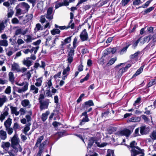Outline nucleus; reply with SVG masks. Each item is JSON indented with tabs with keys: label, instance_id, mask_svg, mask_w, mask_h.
Wrapping results in <instances>:
<instances>
[{
	"label": "nucleus",
	"instance_id": "nucleus-1",
	"mask_svg": "<svg viewBox=\"0 0 156 156\" xmlns=\"http://www.w3.org/2000/svg\"><path fill=\"white\" fill-rule=\"evenodd\" d=\"M11 147L12 149L8 152L11 156H14V153L21 152L22 149L20 144V140L16 132L12 137L11 138Z\"/></svg>",
	"mask_w": 156,
	"mask_h": 156
},
{
	"label": "nucleus",
	"instance_id": "nucleus-2",
	"mask_svg": "<svg viewBox=\"0 0 156 156\" xmlns=\"http://www.w3.org/2000/svg\"><path fill=\"white\" fill-rule=\"evenodd\" d=\"M136 145L137 143L135 141H133L130 143L129 147L131 148L130 150L131 156H136L139 154L143 153L144 150L136 146Z\"/></svg>",
	"mask_w": 156,
	"mask_h": 156
},
{
	"label": "nucleus",
	"instance_id": "nucleus-3",
	"mask_svg": "<svg viewBox=\"0 0 156 156\" xmlns=\"http://www.w3.org/2000/svg\"><path fill=\"white\" fill-rule=\"evenodd\" d=\"M16 84L19 86H23L21 88H19L17 90V92L19 93H22L24 92L28 89L29 83L26 81H24L21 83L16 82Z\"/></svg>",
	"mask_w": 156,
	"mask_h": 156
},
{
	"label": "nucleus",
	"instance_id": "nucleus-4",
	"mask_svg": "<svg viewBox=\"0 0 156 156\" xmlns=\"http://www.w3.org/2000/svg\"><path fill=\"white\" fill-rule=\"evenodd\" d=\"M21 104L23 107L27 109H30L32 106V105L30 101L27 99H25L22 100Z\"/></svg>",
	"mask_w": 156,
	"mask_h": 156
},
{
	"label": "nucleus",
	"instance_id": "nucleus-5",
	"mask_svg": "<svg viewBox=\"0 0 156 156\" xmlns=\"http://www.w3.org/2000/svg\"><path fill=\"white\" fill-rule=\"evenodd\" d=\"M44 136L42 135L41 136H39L37 140V141L35 144V147H40V146L41 144L43 143L46 141V144L48 142V140H46L44 141H43L42 143H41L42 141L44 140Z\"/></svg>",
	"mask_w": 156,
	"mask_h": 156
},
{
	"label": "nucleus",
	"instance_id": "nucleus-6",
	"mask_svg": "<svg viewBox=\"0 0 156 156\" xmlns=\"http://www.w3.org/2000/svg\"><path fill=\"white\" fill-rule=\"evenodd\" d=\"M80 37L82 41H84L87 40L88 37L86 30L84 29L80 34Z\"/></svg>",
	"mask_w": 156,
	"mask_h": 156
},
{
	"label": "nucleus",
	"instance_id": "nucleus-7",
	"mask_svg": "<svg viewBox=\"0 0 156 156\" xmlns=\"http://www.w3.org/2000/svg\"><path fill=\"white\" fill-rule=\"evenodd\" d=\"M130 131L128 129H126L122 131H118L117 134L119 135H124L126 137L128 136L130 134Z\"/></svg>",
	"mask_w": 156,
	"mask_h": 156
},
{
	"label": "nucleus",
	"instance_id": "nucleus-8",
	"mask_svg": "<svg viewBox=\"0 0 156 156\" xmlns=\"http://www.w3.org/2000/svg\"><path fill=\"white\" fill-rule=\"evenodd\" d=\"M49 101L48 99L39 102L40 104V107L41 110L47 109L49 103Z\"/></svg>",
	"mask_w": 156,
	"mask_h": 156
},
{
	"label": "nucleus",
	"instance_id": "nucleus-9",
	"mask_svg": "<svg viewBox=\"0 0 156 156\" xmlns=\"http://www.w3.org/2000/svg\"><path fill=\"white\" fill-rule=\"evenodd\" d=\"M52 8H49L47 10V14L45 15L46 17L48 19L51 20L53 18V14H52Z\"/></svg>",
	"mask_w": 156,
	"mask_h": 156
},
{
	"label": "nucleus",
	"instance_id": "nucleus-10",
	"mask_svg": "<svg viewBox=\"0 0 156 156\" xmlns=\"http://www.w3.org/2000/svg\"><path fill=\"white\" fill-rule=\"evenodd\" d=\"M18 5H19L22 9H24V11L25 12H27L30 8L29 5L25 2H23L20 3Z\"/></svg>",
	"mask_w": 156,
	"mask_h": 156
},
{
	"label": "nucleus",
	"instance_id": "nucleus-11",
	"mask_svg": "<svg viewBox=\"0 0 156 156\" xmlns=\"http://www.w3.org/2000/svg\"><path fill=\"white\" fill-rule=\"evenodd\" d=\"M150 131V128L144 126L140 127V133L142 135L148 133Z\"/></svg>",
	"mask_w": 156,
	"mask_h": 156
},
{
	"label": "nucleus",
	"instance_id": "nucleus-12",
	"mask_svg": "<svg viewBox=\"0 0 156 156\" xmlns=\"http://www.w3.org/2000/svg\"><path fill=\"white\" fill-rule=\"evenodd\" d=\"M26 38L24 39V41L27 43H31L34 40L35 38V37L32 34H28L25 36Z\"/></svg>",
	"mask_w": 156,
	"mask_h": 156
},
{
	"label": "nucleus",
	"instance_id": "nucleus-13",
	"mask_svg": "<svg viewBox=\"0 0 156 156\" xmlns=\"http://www.w3.org/2000/svg\"><path fill=\"white\" fill-rule=\"evenodd\" d=\"M11 65V70L17 72H19L20 71V67L18 63L14 62Z\"/></svg>",
	"mask_w": 156,
	"mask_h": 156
},
{
	"label": "nucleus",
	"instance_id": "nucleus-14",
	"mask_svg": "<svg viewBox=\"0 0 156 156\" xmlns=\"http://www.w3.org/2000/svg\"><path fill=\"white\" fill-rule=\"evenodd\" d=\"M9 109L7 108L6 110L1 113L0 115V121L2 122L9 114Z\"/></svg>",
	"mask_w": 156,
	"mask_h": 156
},
{
	"label": "nucleus",
	"instance_id": "nucleus-15",
	"mask_svg": "<svg viewBox=\"0 0 156 156\" xmlns=\"http://www.w3.org/2000/svg\"><path fill=\"white\" fill-rule=\"evenodd\" d=\"M10 146L11 144L9 142H3L2 143L1 147L5 151H8Z\"/></svg>",
	"mask_w": 156,
	"mask_h": 156
},
{
	"label": "nucleus",
	"instance_id": "nucleus-16",
	"mask_svg": "<svg viewBox=\"0 0 156 156\" xmlns=\"http://www.w3.org/2000/svg\"><path fill=\"white\" fill-rule=\"evenodd\" d=\"M29 57H27L25 58L22 61L23 64L29 67L32 65V62L30 60Z\"/></svg>",
	"mask_w": 156,
	"mask_h": 156
},
{
	"label": "nucleus",
	"instance_id": "nucleus-17",
	"mask_svg": "<svg viewBox=\"0 0 156 156\" xmlns=\"http://www.w3.org/2000/svg\"><path fill=\"white\" fill-rule=\"evenodd\" d=\"M70 69L69 67V65H68V66L66 69H64L62 72V74L63 76H62V79L63 80H65L66 78V77L69 74Z\"/></svg>",
	"mask_w": 156,
	"mask_h": 156
},
{
	"label": "nucleus",
	"instance_id": "nucleus-18",
	"mask_svg": "<svg viewBox=\"0 0 156 156\" xmlns=\"http://www.w3.org/2000/svg\"><path fill=\"white\" fill-rule=\"evenodd\" d=\"M10 108L12 114H14L16 116H18L19 114V112L17 111V108L16 107H13L10 106Z\"/></svg>",
	"mask_w": 156,
	"mask_h": 156
},
{
	"label": "nucleus",
	"instance_id": "nucleus-19",
	"mask_svg": "<svg viewBox=\"0 0 156 156\" xmlns=\"http://www.w3.org/2000/svg\"><path fill=\"white\" fill-rule=\"evenodd\" d=\"M38 88L35 85L33 84L30 86V91L32 92L33 94H34L38 93Z\"/></svg>",
	"mask_w": 156,
	"mask_h": 156
},
{
	"label": "nucleus",
	"instance_id": "nucleus-20",
	"mask_svg": "<svg viewBox=\"0 0 156 156\" xmlns=\"http://www.w3.org/2000/svg\"><path fill=\"white\" fill-rule=\"evenodd\" d=\"M46 141L44 142L43 144H41L40 147H39V151L37 154V156H41L42 153L43 152L44 147L46 144Z\"/></svg>",
	"mask_w": 156,
	"mask_h": 156
},
{
	"label": "nucleus",
	"instance_id": "nucleus-21",
	"mask_svg": "<svg viewBox=\"0 0 156 156\" xmlns=\"http://www.w3.org/2000/svg\"><path fill=\"white\" fill-rule=\"evenodd\" d=\"M141 120V117H140L135 116L132 117L129 119L127 120V122H139Z\"/></svg>",
	"mask_w": 156,
	"mask_h": 156
},
{
	"label": "nucleus",
	"instance_id": "nucleus-22",
	"mask_svg": "<svg viewBox=\"0 0 156 156\" xmlns=\"http://www.w3.org/2000/svg\"><path fill=\"white\" fill-rule=\"evenodd\" d=\"M7 137L6 132L3 130H0V138L2 140H5Z\"/></svg>",
	"mask_w": 156,
	"mask_h": 156
},
{
	"label": "nucleus",
	"instance_id": "nucleus-23",
	"mask_svg": "<svg viewBox=\"0 0 156 156\" xmlns=\"http://www.w3.org/2000/svg\"><path fill=\"white\" fill-rule=\"evenodd\" d=\"M7 101L6 96L2 95L0 97V107H2L4 103Z\"/></svg>",
	"mask_w": 156,
	"mask_h": 156
},
{
	"label": "nucleus",
	"instance_id": "nucleus-24",
	"mask_svg": "<svg viewBox=\"0 0 156 156\" xmlns=\"http://www.w3.org/2000/svg\"><path fill=\"white\" fill-rule=\"evenodd\" d=\"M126 71V70L123 67L120 69L118 71L116 72V76L118 77H120L123 73Z\"/></svg>",
	"mask_w": 156,
	"mask_h": 156
},
{
	"label": "nucleus",
	"instance_id": "nucleus-25",
	"mask_svg": "<svg viewBox=\"0 0 156 156\" xmlns=\"http://www.w3.org/2000/svg\"><path fill=\"white\" fill-rule=\"evenodd\" d=\"M93 105H94V104L92 101L89 100L88 101L85 102L84 108L85 109H87L90 106Z\"/></svg>",
	"mask_w": 156,
	"mask_h": 156
},
{
	"label": "nucleus",
	"instance_id": "nucleus-26",
	"mask_svg": "<svg viewBox=\"0 0 156 156\" xmlns=\"http://www.w3.org/2000/svg\"><path fill=\"white\" fill-rule=\"evenodd\" d=\"M9 80L11 82L12 84L14 83L15 77L14 75L12 72H10L8 74Z\"/></svg>",
	"mask_w": 156,
	"mask_h": 156
},
{
	"label": "nucleus",
	"instance_id": "nucleus-27",
	"mask_svg": "<svg viewBox=\"0 0 156 156\" xmlns=\"http://www.w3.org/2000/svg\"><path fill=\"white\" fill-rule=\"evenodd\" d=\"M12 119H11L10 118H8L4 122V125L5 128L10 127L12 123Z\"/></svg>",
	"mask_w": 156,
	"mask_h": 156
},
{
	"label": "nucleus",
	"instance_id": "nucleus-28",
	"mask_svg": "<svg viewBox=\"0 0 156 156\" xmlns=\"http://www.w3.org/2000/svg\"><path fill=\"white\" fill-rule=\"evenodd\" d=\"M42 77H39L36 79L35 85L36 87H40L42 85Z\"/></svg>",
	"mask_w": 156,
	"mask_h": 156
},
{
	"label": "nucleus",
	"instance_id": "nucleus-29",
	"mask_svg": "<svg viewBox=\"0 0 156 156\" xmlns=\"http://www.w3.org/2000/svg\"><path fill=\"white\" fill-rule=\"evenodd\" d=\"M33 17V14L32 13L27 15L25 17L23 22L24 23H27L32 19Z\"/></svg>",
	"mask_w": 156,
	"mask_h": 156
},
{
	"label": "nucleus",
	"instance_id": "nucleus-30",
	"mask_svg": "<svg viewBox=\"0 0 156 156\" xmlns=\"http://www.w3.org/2000/svg\"><path fill=\"white\" fill-rule=\"evenodd\" d=\"M18 5L16 7L15 9L16 10L15 15L16 16H18L22 14H24L22 10L20 8H18Z\"/></svg>",
	"mask_w": 156,
	"mask_h": 156
},
{
	"label": "nucleus",
	"instance_id": "nucleus-31",
	"mask_svg": "<svg viewBox=\"0 0 156 156\" xmlns=\"http://www.w3.org/2000/svg\"><path fill=\"white\" fill-rule=\"evenodd\" d=\"M8 45V41L6 40H0V46H1L7 47Z\"/></svg>",
	"mask_w": 156,
	"mask_h": 156
},
{
	"label": "nucleus",
	"instance_id": "nucleus-32",
	"mask_svg": "<svg viewBox=\"0 0 156 156\" xmlns=\"http://www.w3.org/2000/svg\"><path fill=\"white\" fill-rule=\"evenodd\" d=\"M71 39V37H69L65 39L64 41L62 42V45L63 46L65 44L70 42Z\"/></svg>",
	"mask_w": 156,
	"mask_h": 156
},
{
	"label": "nucleus",
	"instance_id": "nucleus-33",
	"mask_svg": "<svg viewBox=\"0 0 156 156\" xmlns=\"http://www.w3.org/2000/svg\"><path fill=\"white\" fill-rule=\"evenodd\" d=\"M149 35L147 37H144L143 38H140L141 39L140 41V43L143 44L146 42H149L150 40H149Z\"/></svg>",
	"mask_w": 156,
	"mask_h": 156
},
{
	"label": "nucleus",
	"instance_id": "nucleus-34",
	"mask_svg": "<svg viewBox=\"0 0 156 156\" xmlns=\"http://www.w3.org/2000/svg\"><path fill=\"white\" fill-rule=\"evenodd\" d=\"M49 114V112L46 111L45 113H43L42 115V119L43 121H45L47 119L48 116Z\"/></svg>",
	"mask_w": 156,
	"mask_h": 156
},
{
	"label": "nucleus",
	"instance_id": "nucleus-35",
	"mask_svg": "<svg viewBox=\"0 0 156 156\" xmlns=\"http://www.w3.org/2000/svg\"><path fill=\"white\" fill-rule=\"evenodd\" d=\"M30 125V124L28 123L25 126V127L23 129V132L26 135H27V132L29 131L30 129L29 126Z\"/></svg>",
	"mask_w": 156,
	"mask_h": 156
},
{
	"label": "nucleus",
	"instance_id": "nucleus-36",
	"mask_svg": "<svg viewBox=\"0 0 156 156\" xmlns=\"http://www.w3.org/2000/svg\"><path fill=\"white\" fill-rule=\"evenodd\" d=\"M43 30V27L39 23L37 24L36 25V27L34 28V30L36 31H38L40 30Z\"/></svg>",
	"mask_w": 156,
	"mask_h": 156
},
{
	"label": "nucleus",
	"instance_id": "nucleus-37",
	"mask_svg": "<svg viewBox=\"0 0 156 156\" xmlns=\"http://www.w3.org/2000/svg\"><path fill=\"white\" fill-rule=\"evenodd\" d=\"M144 67V66H141L139 69H138L135 73L134 74L133 76H136L140 74L143 71Z\"/></svg>",
	"mask_w": 156,
	"mask_h": 156
},
{
	"label": "nucleus",
	"instance_id": "nucleus-38",
	"mask_svg": "<svg viewBox=\"0 0 156 156\" xmlns=\"http://www.w3.org/2000/svg\"><path fill=\"white\" fill-rule=\"evenodd\" d=\"M60 32V30L58 29H54L51 31V34L53 35H55L56 34H59Z\"/></svg>",
	"mask_w": 156,
	"mask_h": 156
},
{
	"label": "nucleus",
	"instance_id": "nucleus-39",
	"mask_svg": "<svg viewBox=\"0 0 156 156\" xmlns=\"http://www.w3.org/2000/svg\"><path fill=\"white\" fill-rule=\"evenodd\" d=\"M13 129L10 127L5 128V130L7 132L8 134L9 135H11L13 133Z\"/></svg>",
	"mask_w": 156,
	"mask_h": 156
},
{
	"label": "nucleus",
	"instance_id": "nucleus-40",
	"mask_svg": "<svg viewBox=\"0 0 156 156\" xmlns=\"http://www.w3.org/2000/svg\"><path fill=\"white\" fill-rule=\"evenodd\" d=\"M155 83H156V77L151 80V81L149 82L148 85V87H150Z\"/></svg>",
	"mask_w": 156,
	"mask_h": 156
},
{
	"label": "nucleus",
	"instance_id": "nucleus-41",
	"mask_svg": "<svg viewBox=\"0 0 156 156\" xmlns=\"http://www.w3.org/2000/svg\"><path fill=\"white\" fill-rule=\"evenodd\" d=\"M117 58L116 57L111 58L108 62L107 65H111L113 64L116 60Z\"/></svg>",
	"mask_w": 156,
	"mask_h": 156
},
{
	"label": "nucleus",
	"instance_id": "nucleus-42",
	"mask_svg": "<svg viewBox=\"0 0 156 156\" xmlns=\"http://www.w3.org/2000/svg\"><path fill=\"white\" fill-rule=\"evenodd\" d=\"M78 42L77 38L75 37L73 41V48H75L78 45Z\"/></svg>",
	"mask_w": 156,
	"mask_h": 156
},
{
	"label": "nucleus",
	"instance_id": "nucleus-43",
	"mask_svg": "<svg viewBox=\"0 0 156 156\" xmlns=\"http://www.w3.org/2000/svg\"><path fill=\"white\" fill-rule=\"evenodd\" d=\"M114 151L113 150H108L106 156H114Z\"/></svg>",
	"mask_w": 156,
	"mask_h": 156
},
{
	"label": "nucleus",
	"instance_id": "nucleus-44",
	"mask_svg": "<svg viewBox=\"0 0 156 156\" xmlns=\"http://www.w3.org/2000/svg\"><path fill=\"white\" fill-rule=\"evenodd\" d=\"M149 40H152L153 42H156V34H154L153 36L150 35Z\"/></svg>",
	"mask_w": 156,
	"mask_h": 156
},
{
	"label": "nucleus",
	"instance_id": "nucleus-45",
	"mask_svg": "<svg viewBox=\"0 0 156 156\" xmlns=\"http://www.w3.org/2000/svg\"><path fill=\"white\" fill-rule=\"evenodd\" d=\"M19 113H20V115H24L26 112V111L24 108H21L19 110Z\"/></svg>",
	"mask_w": 156,
	"mask_h": 156
},
{
	"label": "nucleus",
	"instance_id": "nucleus-46",
	"mask_svg": "<svg viewBox=\"0 0 156 156\" xmlns=\"http://www.w3.org/2000/svg\"><path fill=\"white\" fill-rule=\"evenodd\" d=\"M45 15H41V16L40 22L41 23H44L46 22V20L45 18Z\"/></svg>",
	"mask_w": 156,
	"mask_h": 156
},
{
	"label": "nucleus",
	"instance_id": "nucleus-47",
	"mask_svg": "<svg viewBox=\"0 0 156 156\" xmlns=\"http://www.w3.org/2000/svg\"><path fill=\"white\" fill-rule=\"evenodd\" d=\"M94 141L93 140L91 139L88 141V144L87 147V149L90 148L91 146L93 145Z\"/></svg>",
	"mask_w": 156,
	"mask_h": 156
},
{
	"label": "nucleus",
	"instance_id": "nucleus-48",
	"mask_svg": "<svg viewBox=\"0 0 156 156\" xmlns=\"http://www.w3.org/2000/svg\"><path fill=\"white\" fill-rule=\"evenodd\" d=\"M140 53V52L139 51H138L134 54L131 55L130 56V58L131 59H133L136 57L138 56Z\"/></svg>",
	"mask_w": 156,
	"mask_h": 156
},
{
	"label": "nucleus",
	"instance_id": "nucleus-49",
	"mask_svg": "<svg viewBox=\"0 0 156 156\" xmlns=\"http://www.w3.org/2000/svg\"><path fill=\"white\" fill-rule=\"evenodd\" d=\"M150 137L153 140L156 139V132H153L150 135Z\"/></svg>",
	"mask_w": 156,
	"mask_h": 156
},
{
	"label": "nucleus",
	"instance_id": "nucleus-50",
	"mask_svg": "<svg viewBox=\"0 0 156 156\" xmlns=\"http://www.w3.org/2000/svg\"><path fill=\"white\" fill-rule=\"evenodd\" d=\"M89 121V119L88 117V116L85 117L84 118H83L82 120V122H80V125H81L83 124V122H87Z\"/></svg>",
	"mask_w": 156,
	"mask_h": 156
},
{
	"label": "nucleus",
	"instance_id": "nucleus-51",
	"mask_svg": "<svg viewBox=\"0 0 156 156\" xmlns=\"http://www.w3.org/2000/svg\"><path fill=\"white\" fill-rule=\"evenodd\" d=\"M72 22L73 20H71L69 23L68 26L67 27L66 29H67L69 28H70L72 29L73 28L74 26V23H72Z\"/></svg>",
	"mask_w": 156,
	"mask_h": 156
},
{
	"label": "nucleus",
	"instance_id": "nucleus-52",
	"mask_svg": "<svg viewBox=\"0 0 156 156\" xmlns=\"http://www.w3.org/2000/svg\"><path fill=\"white\" fill-rule=\"evenodd\" d=\"M130 0H122L121 4L123 6L126 5L130 1Z\"/></svg>",
	"mask_w": 156,
	"mask_h": 156
},
{
	"label": "nucleus",
	"instance_id": "nucleus-53",
	"mask_svg": "<svg viewBox=\"0 0 156 156\" xmlns=\"http://www.w3.org/2000/svg\"><path fill=\"white\" fill-rule=\"evenodd\" d=\"M154 9V7H151L145 10L144 12L145 14H147V13L150 12L151 11L153 10Z\"/></svg>",
	"mask_w": 156,
	"mask_h": 156
},
{
	"label": "nucleus",
	"instance_id": "nucleus-54",
	"mask_svg": "<svg viewBox=\"0 0 156 156\" xmlns=\"http://www.w3.org/2000/svg\"><path fill=\"white\" fill-rule=\"evenodd\" d=\"M17 42L18 45H20L24 44L25 43V41L24 40L23 41L22 39L18 38L17 40Z\"/></svg>",
	"mask_w": 156,
	"mask_h": 156
},
{
	"label": "nucleus",
	"instance_id": "nucleus-55",
	"mask_svg": "<svg viewBox=\"0 0 156 156\" xmlns=\"http://www.w3.org/2000/svg\"><path fill=\"white\" fill-rule=\"evenodd\" d=\"M74 50L73 49H71L68 54V57H73L74 55Z\"/></svg>",
	"mask_w": 156,
	"mask_h": 156
},
{
	"label": "nucleus",
	"instance_id": "nucleus-56",
	"mask_svg": "<svg viewBox=\"0 0 156 156\" xmlns=\"http://www.w3.org/2000/svg\"><path fill=\"white\" fill-rule=\"evenodd\" d=\"M11 92V87L10 86H8L6 89L5 92L7 94H10Z\"/></svg>",
	"mask_w": 156,
	"mask_h": 156
},
{
	"label": "nucleus",
	"instance_id": "nucleus-57",
	"mask_svg": "<svg viewBox=\"0 0 156 156\" xmlns=\"http://www.w3.org/2000/svg\"><path fill=\"white\" fill-rule=\"evenodd\" d=\"M22 30L21 28H18L16 29L15 32V35H18L19 34H22Z\"/></svg>",
	"mask_w": 156,
	"mask_h": 156
},
{
	"label": "nucleus",
	"instance_id": "nucleus-58",
	"mask_svg": "<svg viewBox=\"0 0 156 156\" xmlns=\"http://www.w3.org/2000/svg\"><path fill=\"white\" fill-rule=\"evenodd\" d=\"M108 50L109 52H110L113 54L115 53L116 51V49L115 48H110Z\"/></svg>",
	"mask_w": 156,
	"mask_h": 156
},
{
	"label": "nucleus",
	"instance_id": "nucleus-59",
	"mask_svg": "<svg viewBox=\"0 0 156 156\" xmlns=\"http://www.w3.org/2000/svg\"><path fill=\"white\" fill-rule=\"evenodd\" d=\"M142 3L140 0H134L133 2V4L134 5H137Z\"/></svg>",
	"mask_w": 156,
	"mask_h": 156
},
{
	"label": "nucleus",
	"instance_id": "nucleus-60",
	"mask_svg": "<svg viewBox=\"0 0 156 156\" xmlns=\"http://www.w3.org/2000/svg\"><path fill=\"white\" fill-rule=\"evenodd\" d=\"M129 46H127L125 48H123L120 52V54H123V53L126 52V50L128 48Z\"/></svg>",
	"mask_w": 156,
	"mask_h": 156
},
{
	"label": "nucleus",
	"instance_id": "nucleus-61",
	"mask_svg": "<svg viewBox=\"0 0 156 156\" xmlns=\"http://www.w3.org/2000/svg\"><path fill=\"white\" fill-rule=\"evenodd\" d=\"M20 127V126L18 123L16 122L14 123L13 126L14 129L16 130L17 129H19Z\"/></svg>",
	"mask_w": 156,
	"mask_h": 156
},
{
	"label": "nucleus",
	"instance_id": "nucleus-62",
	"mask_svg": "<svg viewBox=\"0 0 156 156\" xmlns=\"http://www.w3.org/2000/svg\"><path fill=\"white\" fill-rule=\"evenodd\" d=\"M12 22L13 24H17L19 23V21L17 18H14L12 19Z\"/></svg>",
	"mask_w": 156,
	"mask_h": 156
},
{
	"label": "nucleus",
	"instance_id": "nucleus-63",
	"mask_svg": "<svg viewBox=\"0 0 156 156\" xmlns=\"http://www.w3.org/2000/svg\"><path fill=\"white\" fill-rule=\"evenodd\" d=\"M44 98V96L42 94H41L39 95V97L38 98V101L39 102L42 101V100Z\"/></svg>",
	"mask_w": 156,
	"mask_h": 156
},
{
	"label": "nucleus",
	"instance_id": "nucleus-64",
	"mask_svg": "<svg viewBox=\"0 0 156 156\" xmlns=\"http://www.w3.org/2000/svg\"><path fill=\"white\" fill-rule=\"evenodd\" d=\"M14 13V12L11 10L10 12L8 13V16L9 18L11 17Z\"/></svg>",
	"mask_w": 156,
	"mask_h": 156
}]
</instances>
